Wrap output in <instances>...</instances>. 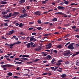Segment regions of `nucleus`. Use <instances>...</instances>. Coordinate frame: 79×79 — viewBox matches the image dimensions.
<instances>
[{
	"mask_svg": "<svg viewBox=\"0 0 79 79\" xmlns=\"http://www.w3.org/2000/svg\"><path fill=\"white\" fill-rule=\"evenodd\" d=\"M4 63H5L3 61H2L0 63L1 64H4Z\"/></svg>",
	"mask_w": 79,
	"mask_h": 79,
	"instance_id": "obj_59",
	"label": "nucleus"
},
{
	"mask_svg": "<svg viewBox=\"0 0 79 79\" xmlns=\"http://www.w3.org/2000/svg\"><path fill=\"white\" fill-rule=\"evenodd\" d=\"M12 39H15L16 40H18V37H16V36L15 35L13 36Z\"/></svg>",
	"mask_w": 79,
	"mask_h": 79,
	"instance_id": "obj_18",
	"label": "nucleus"
},
{
	"mask_svg": "<svg viewBox=\"0 0 79 79\" xmlns=\"http://www.w3.org/2000/svg\"><path fill=\"white\" fill-rule=\"evenodd\" d=\"M79 31V29L78 28H77V29H74V31H77V32H78V31Z\"/></svg>",
	"mask_w": 79,
	"mask_h": 79,
	"instance_id": "obj_41",
	"label": "nucleus"
},
{
	"mask_svg": "<svg viewBox=\"0 0 79 79\" xmlns=\"http://www.w3.org/2000/svg\"><path fill=\"white\" fill-rule=\"evenodd\" d=\"M25 36H24V37H22L20 38V39H22V40L25 39Z\"/></svg>",
	"mask_w": 79,
	"mask_h": 79,
	"instance_id": "obj_49",
	"label": "nucleus"
},
{
	"mask_svg": "<svg viewBox=\"0 0 79 79\" xmlns=\"http://www.w3.org/2000/svg\"><path fill=\"white\" fill-rule=\"evenodd\" d=\"M23 26H24V25L22 23H20L19 25V27H23Z\"/></svg>",
	"mask_w": 79,
	"mask_h": 79,
	"instance_id": "obj_29",
	"label": "nucleus"
},
{
	"mask_svg": "<svg viewBox=\"0 0 79 79\" xmlns=\"http://www.w3.org/2000/svg\"><path fill=\"white\" fill-rule=\"evenodd\" d=\"M2 14H3V15H6V14H7V12L5 11H4L2 12Z\"/></svg>",
	"mask_w": 79,
	"mask_h": 79,
	"instance_id": "obj_34",
	"label": "nucleus"
},
{
	"mask_svg": "<svg viewBox=\"0 0 79 79\" xmlns=\"http://www.w3.org/2000/svg\"><path fill=\"white\" fill-rule=\"evenodd\" d=\"M76 54L75 53H74L73 54V55L72 56V58H73V57H74V56H76Z\"/></svg>",
	"mask_w": 79,
	"mask_h": 79,
	"instance_id": "obj_46",
	"label": "nucleus"
},
{
	"mask_svg": "<svg viewBox=\"0 0 79 79\" xmlns=\"http://www.w3.org/2000/svg\"><path fill=\"white\" fill-rule=\"evenodd\" d=\"M21 60H23V61H26V60H28V59L24 57H22L21 58Z\"/></svg>",
	"mask_w": 79,
	"mask_h": 79,
	"instance_id": "obj_15",
	"label": "nucleus"
},
{
	"mask_svg": "<svg viewBox=\"0 0 79 79\" xmlns=\"http://www.w3.org/2000/svg\"><path fill=\"white\" fill-rule=\"evenodd\" d=\"M63 55L65 56H67L68 55H73V53L71 54L72 52H71V51L69 50L66 51H64V52Z\"/></svg>",
	"mask_w": 79,
	"mask_h": 79,
	"instance_id": "obj_2",
	"label": "nucleus"
},
{
	"mask_svg": "<svg viewBox=\"0 0 79 79\" xmlns=\"http://www.w3.org/2000/svg\"><path fill=\"white\" fill-rule=\"evenodd\" d=\"M55 61V59L54 58L51 61L52 64H53V63Z\"/></svg>",
	"mask_w": 79,
	"mask_h": 79,
	"instance_id": "obj_31",
	"label": "nucleus"
},
{
	"mask_svg": "<svg viewBox=\"0 0 79 79\" xmlns=\"http://www.w3.org/2000/svg\"><path fill=\"white\" fill-rule=\"evenodd\" d=\"M66 35L67 37H69L70 35H69V34H67Z\"/></svg>",
	"mask_w": 79,
	"mask_h": 79,
	"instance_id": "obj_60",
	"label": "nucleus"
},
{
	"mask_svg": "<svg viewBox=\"0 0 79 79\" xmlns=\"http://www.w3.org/2000/svg\"><path fill=\"white\" fill-rule=\"evenodd\" d=\"M36 34H37L35 32L32 33V35H36Z\"/></svg>",
	"mask_w": 79,
	"mask_h": 79,
	"instance_id": "obj_57",
	"label": "nucleus"
},
{
	"mask_svg": "<svg viewBox=\"0 0 79 79\" xmlns=\"http://www.w3.org/2000/svg\"><path fill=\"white\" fill-rule=\"evenodd\" d=\"M40 49H41V47H40V46H39L38 48H35V51H37L38 52L39 51H40Z\"/></svg>",
	"mask_w": 79,
	"mask_h": 79,
	"instance_id": "obj_11",
	"label": "nucleus"
},
{
	"mask_svg": "<svg viewBox=\"0 0 79 79\" xmlns=\"http://www.w3.org/2000/svg\"><path fill=\"white\" fill-rule=\"evenodd\" d=\"M64 17L65 18H68V15H66V14H64Z\"/></svg>",
	"mask_w": 79,
	"mask_h": 79,
	"instance_id": "obj_54",
	"label": "nucleus"
},
{
	"mask_svg": "<svg viewBox=\"0 0 79 79\" xmlns=\"http://www.w3.org/2000/svg\"><path fill=\"white\" fill-rule=\"evenodd\" d=\"M24 15V17H26V16H27V14H24V15Z\"/></svg>",
	"mask_w": 79,
	"mask_h": 79,
	"instance_id": "obj_62",
	"label": "nucleus"
},
{
	"mask_svg": "<svg viewBox=\"0 0 79 79\" xmlns=\"http://www.w3.org/2000/svg\"><path fill=\"white\" fill-rule=\"evenodd\" d=\"M33 44H34V43H33V42H31L30 43V45L31 46H32Z\"/></svg>",
	"mask_w": 79,
	"mask_h": 79,
	"instance_id": "obj_61",
	"label": "nucleus"
},
{
	"mask_svg": "<svg viewBox=\"0 0 79 79\" xmlns=\"http://www.w3.org/2000/svg\"><path fill=\"white\" fill-rule=\"evenodd\" d=\"M42 75H46V76H48V73H44L42 74Z\"/></svg>",
	"mask_w": 79,
	"mask_h": 79,
	"instance_id": "obj_37",
	"label": "nucleus"
},
{
	"mask_svg": "<svg viewBox=\"0 0 79 79\" xmlns=\"http://www.w3.org/2000/svg\"><path fill=\"white\" fill-rule=\"evenodd\" d=\"M30 43H28L26 44L27 47V48H30Z\"/></svg>",
	"mask_w": 79,
	"mask_h": 79,
	"instance_id": "obj_21",
	"label": "nucleus"
},
{
	"mask_svg": "<svg viewBox=\"0 0 79 79\" xmlns=\"http://www.w3.org/2000/svg\"><path fill=\"white\" fill-rule=\"evenodd\" d=\"M57 8L59 9V10H64L65 9L64 7L61 6H58L57 7Z\"/></svg>",
	"mask_w": 79,
	"mask_h": 79,
	"instance_id": "obj_9",
	"label": "nucleus"
},
{
	"mask_svg": "<svg viewBox=\"0 0 79 79\" xmlns=\"http://www.w3.org/2000/svg\"><path fill=\"white\" fill-rule=\"evenodd\" d=\"M11 66H12V65L9 64H6L3 65H1V67L2 68H6V67H11Z\"/></svg>",
	"mask_w": 79,
	"mask_h": 79,
	"instance_id": "obj_4",
	"label": "nucleus"
},
{
	"mask_svg": "<svg viewBox=\"0 0 79 79\" xmlns=\"http://www.w3.org/2000/svg\"><path fill=\"white\" fill-rule=\"evenodd\" d=\"M33 29V28L30 27V28H28V30H29L30 31H31V30H32Z\"/></svg>",
	"mask_w": 79,
	"mask_h": 79,
	"instance_id": "obj_51",
	"label": "nucleus"
},
{
	"mask_svg": "<svg viewBox=\"0 0 79 79\" xmlns=\"http://www.w3.org/2000/svg\"><path fill=\"white\" fill-rule=\"evenodd\" d=\"M76 28V27L75 26H74L72 27V29H75Z\"/></svg>",
	"mask_w": 79,
	"mask_h": 79,
	"instance_id": "obj_63",
	"label": "nucleus"
},
{
	"mask_svg": "<svg viewBox=\"0 0 79 79\" xmlns=\"http://www.w3.org/2000/svg\"><path fill=\"white\" fill-rule=\"evenodd\" d=\"M53 51H54V52L55 53H56L57 52H58V51H57L56 50H54Z\"/></svg>",
	"mask_w": 79,
	"mask_h": 79,
	"instance_id": "obj_48",
	"label": "nucleus"
},
{
	"mask_svg": "<svg viewBox=\"0 0 79 79\" xmlns=\"http://www.w3.org/2000/svg\"><path fill=\"white\" fill-rule=\"evenodd\" d=\"M64 4V2H61L59 4L60 5H63Z\"/></svg>",
	"mask_w": 79,
	"mask_h": 79,
	"instance_id": "obj_52",
	"label": "nucleus"
},
{
	"mask_svg": "<svg viewBox=\"0 0 79 79\" xmlns=\"http://www.w3.org/2000/svg\"><path fill=\"white\" fill-rule=\"evenodd\" d=\"M76 64L77 66H79V60H77L76 61Z\"/></svg>",
	"mask_w": 79,
	"mask_h": 79,
	"instance_id": "obj_24",
	"label": "nucleus"
},
{
	"mask_svg": "<svg viewBox=\"0 0 79 79\" xmlns=\"http://www.w3.org/2000/svg\"><path fill=\"white\" fill-rule=\"evenodd\" d=\"M5 45L7 46V47H9L10 46V48L12 49V48H13V46H14V44H8L7 43H6L5 44Z\"/></svg>",
	"mask_w": 79,
	"mask_h": 79,
	"instance_id": "obj_5",
	"label": "nucleus"
},
{
	"mask_svg": "<svg viewBox=\"0 0 79 79\" xmlns=\"http://www.w3.org/2000/svg\"><path fill=\"white\" fill-rule=\"evenodd\" d=\"M46 59H51L52 58V56L50 55H48L46 57Z\"/></svg>",
	"mask_w": 79,
	"mask_h": 79,
	"instance_id": "obj_12",
	"label": "nucleus"
},
{
	"mask_svg": "<svg viewBox=\"0 0 79 79\" xmlns=\"http://www.w3.org/2000/svg\"><path fill=\"white\" fill-rule=\"evenodd\" d=\"M61 63H56V65H57V66H60V65H61Z\"/></svg>",
	"mask_w": 79,
	"mask_h": 79,
	"instance_id": "obj_40",
	"label": "nucleus"
},
{
	"mask_svg": "<svg viewBox=\"0 0 79 79\" xmlns=\"http://www.w3.org/2000/svg\"><path fill=\"white\" fill-rule=\"evenodd\" d=\"M54 15H64V13L62 12H56L55 13Z\"/></svg>",
	"mask_w": 79,
	"mask_h": 79,
	"instance_id": "obj_10",
	"label": "nucleus"
},
{
	"mask_svg": "<svg viewBox=\"0 0 79 79\" xmlns=\"http://www.w3.org/2000/svg\"><path fill=\"white\" fill-rule=\"evenodd\" d=\"M39 60H40V59H36L34 60V62H36V61H39Z\"/></svg>",
	"mask_w": 79,
	"mask_h": 79,
	"instance_id": "obj_39",
	"label": "nucleus"
},
{
	"mask_svg": "<svg viewBox=\"0 0 79 79\" xmlns=\"http://www.w3.org/2000/svg\"><path fill=\"white\" fill-rule=\"evenodd\" d=\"M56 71H59V72H60V73H61V72H62V70H61L57 69Z\"/></svg>",
	"mask_w": 79,
	"mask_h": 79,
	"instance_id": "obj_44",
	"label": "nucleus"
},
{
	"mask_svg": "<svg viewBox=\"0 0 79 79\" xmlns=\"http://www.w3.org/2000/svg\"><path fill=\"white\" fill-rule=\"evenodd\" d=\"M22 63V62H16L15 63V64H21Z\"/></svg>",
	"mask_w": 79,
	"mask_h": 79,
	"instance_id": "obj_22",
	"label": "nucleus"
},
{
	"mask_svg": "<svg viewBox=\"0 0 79 79\" xmlns=\"http://www.w3.org/2000/svg\"><path fill=\"white\" fill-rule=\"evenodd\" d=\"M62 47V45L61 44H59L56 47L57 48H61Z\"/></svg>",
	"mask_w": 79,
	"mask_h": 79,
	"instance_id": "obj_13",
	"label": "nucleus"
},
{
	"mask_svg": "<svg viewBox=\"0 0 79 79\" xmlns=\"http://www.w3.org/2000/svg\"><path fill=\"white\" fill-rule=\"evenodd\" d=\"M42 28L41 27H39L37 28V29H38V30H40Z\"/></svg>",
	"mask_w": 79,
	"mask_h": 79,
	"instance_id": "obj_45",
	"label": "nucleus"
},
{
	"mask_svg": "<svg viewBox=\"0 0 79 79\" xmlns=\"http://www.w3.org/2000/svg\"><path fill=\"white\" fill-rule=\"evenodd\" d=\"M75 37H77V38H78V39H79V35H77L75 36Z\"/></svg>",
	"mask_w": 79,
	"mask_h": 79,
	"instance_id": "obj_56",
	"label": "nucleus"
},
{
	"mask_svg": "<svg viewBox=\"0 0 79 79\" xmlns=\"http://www.w3.org/2000/svg\"><path fill=\"white\" fill-rule=\"evenodd\" d=\"M19 18H25L24 15H21L20 16H19Z\"/></svg>",
	"mask_w": 79,
	"mask_h": 79,
	"instance_id": "obj_28",
	"label": "nucleus"
},
{
	"mask_svg": "<svg viewBox=\"0 0 79 79\" xmlns=\"http://www.w3.org/2000/svg\"><path fill=\"white\" fill-rule=\"evenodd\" d=\"M61 77L62 78H64V77H66V75L65 74H64L61 75Z\"/></svg>",
	"mask_w": 79,
	"mask_h": 79,
	"instance_id": "obj_17",
	"label": "nucleus"
},
{
	"mask_svg": "<svg viewBox=\"0 0 79 79\" xmlns=\"http://www.w3.org/2000/svg\"><path fill=\"white\" fill-rule=\"evenodd\" d=\"M60 34V33L58 32H56L54 33V34Z\"/></svg>",
	"mask_w": 79,
	"mask_h": 79,
	"instance_id": "obj_64",
	"label": "nucleus"
},
{
	"mask_svg": "<svg viewBox=\"0 0 79 79\" xmlns=\"http://www.w3.org/2000/svg\"><path fill=\"white\" fill-rule=\"evenodd\" d=\"M6 3H7V2L5 1H2L1 2V4H6Z\"/></svg>",
	"mask_w": 79,
	"mask_h": 79,
	"instance_id": "obj_26",
	"label": "nucleus"
},
{
	"mask_svg": "<svg viewBox=\"0 0 79 79\" xmlns=\"http://www.w3.org/2000/svg\"><path fill=\"white\" fill-rule=\"evenodd\" d=\"M38 23H39V24H41V23H42V22H41V20H38Z\"/></svg>",
	"mask_w": 79,
	"mask_h": 79,
	"instance_id": "obj_38",
	"label": "nucleus"
},
{
	"mask_svg": "<svg viewBox=\"0 0 79 79\" xmlns=\"http://www.w3.org/2000/svg\"><path fill=\"white\" fill-rule=\"evenodd\" d=\"M12 15V13H10L9 14L3 15V18H10L11 16H17L18 15H19V12H15L13 13L12 15Z\"/></svg>",
	"mask_w": 79,
	"mask_h": 79,
	"instance_id": "obj_1",
	"label": "nucleus"
},
{
	"mask_svg": "<svg viewBox=\"0 0 79 79\" xmlns=\"http://www.w3.org/2000/svg\"><path fill=\"white\" fill-rule=\"evenodd\" d=\"M45 53V52H43V54H44V56H47V54Z\"/></svg>",
	"mask_w": 79,
	"mask_h": 79,
	"instance_id": "obj_33",
	"label": "nucleus"
},
{
	"mask_svg": "<svg viewBox=\"0 0 79 79\" xmlns=\"http://www.w3.org/2000/svg\"><path fill=\"white\" fill-rule=\"evenodd\" d=\"M7 75L9 76H11L13 75V73L11 72H9L7 73Z\"/></svg>",
	"mask_w": 79,
	"mask_h": 79,
	"instance_id": "obj_20",
	"label": "nucleus"
},
{
	"mask_svg": "<svg viewBox=\"0 0 79 79\" xmlns=\"http://www.w3.org/2000/svg\"><path fill=\"white\" fill-rule=\"evenodd\" d=\"M34 24V22H30L29 23V24Z\"/></svg>",
	"mask_w": 79,
	"mask_h": 79,
	"instance_id": "obj_55",
	"label": "nucleus"
},
{
	"mask_svg": "<svg viewBox=\"0 0 79 79\" xmlns=\"http://www.w3.org/2000/svg\"><path fill=\"white\" fill-rule=\"evenodd\" d=\"M19 60V58H15V60Z\"/></svg>",
	"mask_w": 79,
	"mask_h": 79,
	"instance_id": "obj_58",
	"label": "nucleus"
},
{
	"mask_svg": "<svg viewBox=\"0 0 79 79\" xmlns=\"http://www.w3.org/2000/svg\"><path fill=\"white\" fill-rule=\"evenodd\" d=\"M51 33H48V34H44L45 36H48V35H51Z\"/></svg>",
	"mask_w": 79,
	"mask_h": 79,
	"instance_id": "obj_30",
	"label": "nucleus"
},
{
	"mask_svg": "<svg viewBox=\"0 0 79 79\" xmlns=\"http://www.w3.org/2000/svg\"><path fill=\"white\" fill-rule=\"evenodd\" d=\"M4 25L5 26H8V24L6 23H5Z\"/></svg>",
	"mask_w": 79,
	"mask_h": 79,
	"instance_id": "obj_42",
	"label": "nucleus"
},
{
	"mask_svg": "<svg viewBox=\"0 0 79 79\" xmlns=\"http://www.w3.org/2000/svg\"><path fill=\"white\" fill-rule=\"evenodd\" d=\"M63 60H59L58 61L57 63H61V62H62Z\"/></svg>",
	"mask_w": 79,
	"mask_h": 79,
	"instance_id": "obj_43",
	"label": "nucleus"
},
{
	"mask_svg": "<svg viewBox=\"0 0 79 79\" xmlns=\"http://www.w3.org/2000/svg\"><path fill=\"white\" fill-rule=\"evenodd\" d=\"M25 2H26L25 0H21L19 1V3H20V4H21L23 3H24Z\"/></svg>",
	"mask_w": 79,
	"mask_h": 79,
	"instance_id": "obj_14",
	"label": "nucleus"
},
{
	"mask_svg": "<svg viewBox=\"0 0 79 79\" xmlns=\"http://www.w3.org/2000/svg\"><path fill=\"white\" fill-rule=\"evenodd\" d=\"M30 41L31 42H35L37 41V39L33 37H30Z\"/></svg>",
	"mask_w": 79,
	"mask_h": 79,
	"instance_id": "obj_6",
	"label": "nucleus"
},
{
	"mask_svg": "<svg viewBox=\"0 0 79 79\" xmlns=\"http://www.w3.org/2000/svg\"><path fill=\"white\" fill-rule=\"evenodd\" d=\"M57 20V18H54L53 19H52V21H53V22L55 21H56Z\"/></svg>",
	"mask_w": 79,
	"mask_h": 79,
	"instance_id": "obj_23",
	"label": "nucleus"
},
{
	"mask_svg": "<svg viewBox=\"0 0 79 79\" xmlns=\"http://www.w3.org/2000/svg\"><path fill=\"white\" fill-rule=\"evenodd\" d=\"M65 64H68L69 63V61H67L65 62Z\"/></svg>",
	"mask_w": 79,
	"mask_h": 79,
	"instance_id": "obj_35",
	"label": "nucleus"
},
{
	"mask_svg": "<svg viewBox=\"0 0 79 79\" xmlns=\"http://www.w3.org/2000/svg\"><path fill=\"white\" fill-rule=\"evenodd\" d=\"M29 55H23L22 57L24 58L25 57L26 58H28L29 57Z\"/></svg>",
	"mask_w": 79,
	"mask_h": 79,
	"instance_id": "obj_16",
	"label": "nucleus"
},
{
	"mask_svg": "<svg viewBox=\"0 0 79 79\" xmlns=\"http://www.w3.org/2000/svg\"><path fill=\"white\" fill-rule=\"evenodd\" d=\"M4 21L5 22H9L10 21V20L9 19H7L4 20Z\"/></svg>",
	"mask_w": 79,
	"mask_h": 79,
	"instance_id": "obj_47",
	"label": "nucleus"
},
{
	"mask_svg": "<svg viewBox=\"0 0 79 79\" xmlns=\"http://www.w3.org/2000/svg\"><path fill=\"white\" fill-rule=\"evenodd\" d=\"M50 68H51V69H52L53 70V71H55V67H50Z\"/></svg>",
	"mask_w": 79,
	"mask_h": 79,
	"instance_id": "obj_27",
	"label": "nucleus"
},
{
	"mask_svg": "<svg viewBox=\"0 0 79 79\" xmlns=\"http://www.w3.org/2000/svg\"><path fill=\"white\" fill-rule=\"evenodd\" d=\"M15 79H18V78H19V77L17 76H14L13 77Z\"/></svg>",
	"mask_w": 79,
	"mask_h": 79,
	"instance_id": "obj_36",
	"label": "nucleus"
},
{
	"mask_svg": "<svg viewBox=\"0 0 79 79\" xmlns=\"http://www.w3.org/2000/svg\"><path fill=\"white\" fill-rule=\"evenodd\" d=\"M22 11L23 13L25 14L26 13V9L23 10H22Z\"/></svg>",
	"mask_w": 79,
	"mask_h": 79,
	"instance_id": "obj_32",
	"label": "nucleus"
},
{
	"mask_svg": "<svg viewBox=\"0 0 79 79\" xmlns=\"http://www.w3.org/2000/svg\"><path fill=\"white\" fill-rule=\"evenodd\" d=\"M35 15H36V16H40V15H41V12L39 11H37L34 13Z\"/></svg>",
	"mask_w": 79,
	"mask_h": 79,
	"instance_id": "obj_7",
	"label": "nucleus"
},
{
	"mask_svg": "<svg viewBox=\"0 0 79 79\" xmlns=\"http://www.w3.org/2000/svg\"><path fill=\"white\" fill-rule=\"evenodd\" d=\"M14 32H15V30L11 31L7 34V35H11V34H13Z\"/></svg>",
	"mask_w": 79,
	"mask_h": 79,
	"instance_id": "obj_8",
	"label": "nucleus"
},
{
	"mask_svg": "<svg viewBox=\"0 0 79 79\" xmlns=\"http://www.w3.org/2000/svg\"><path fill=\"white\" fill-rule=\"evenodd\" d=\"M64 2V3L65 5H68L69 4V2L68 1H65V0H63Z\"/></svg>",
	"mask_w": 79,
	"mask_h": 79,
	"instance_id": "obj_19",
	"label": "nucleus"
},
{
	"mask_svg": "<svg viewBox=\"0 0 79 79\" xmlns=\"http://www.w3.org/2000/svg\"><path fill=\"white\" fill-rule=\"evenodd\" d=\"M51 47H52L51 46H50L48 45H48H46V48H47V49H48V48H51Z\"/></svg>",
	"mask_w": 79,
	"mask_h": 79,
	"instance_id": "obj_25",
	"label": "nucleus"
},
{
	"mask_svg": "<svg viewBox=\"0 0 79 79\" xmlns=\"http://www.w3.org/2000/svg\"><path fill=\"white\" fill-rule=\"evenodd\" d=\"M74 44V43H72L71 44L69 45L68 47V48L69 50H73L74 48L73 45Z\"/></svg>",
	"mask_w": 79,
	"mask_h": 79,
	"instance_id": "obj_3",
	"label": "nucleus"
},
{
	"mask_svg": "<svg viewBox=\"0 0 79 79\" xmlns=\"http://www.w3.org/2000/svg\"><path fill=\"white\" fill-rule=\"evenodd\" d=\"M75 55H78L79 54V52H76L75 53Z\"/></svg>",
	"mask_w": 79,
	"mask_h": 79,
	"instance_id": "obj_50",
	"label": "nucleus"
},
{
	"mask_svg": "<svg viewBox=\"0 0 79 79\" xmlns=\"http://www.w3.org/2000/svg\"><path fill=\"white\" fill-rule=\"evenodd\" d=\"M69 44H70V42H68V43H67L65 45V46H67V45H69Z\"/></svg>",
	"mask_w": 79,
	"mask_h": 79,
	"instance_id": "obj_53",
	"label": "nucleus"
}]
</instances>
